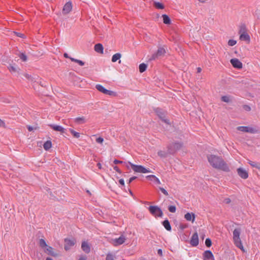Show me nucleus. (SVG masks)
<instances>
[{
	"label": "nucleus",
	"instance_id": "nucleus-37",
	"mask_svg": "<svg viewBox=\"0 0 260 260\" xmlns=\"http://www.w3.org/2000/svg\"><path fill=\"white\" fill-rule=\"evenodd\" d=\"M168 210L171 213H175L176 210V208L175 206L171 205L169 206Z\"/></svg>",
	"mask_w": 260,
	"mask_h": 260
},
{
	"label": "nucleus",
	"instance_id": "nucleus-40",
	"mask_svg": "<svg viewBox=\"0 0 260 260\" xmlns=\"http://www.w3.org/2000/svg\"><path fill=\"white\" fill-rule=\"evenodd\" d=\"M205 244L207 247H210L212 245V242L210 239L207 238L205 240Z\"/></svg>",
	"mask_w": 260,
	"mask_h": 260
},
{
	"label": "nucleus",
	"instance_id": "nucleus-56",
	"mask_svg": "<svg viewBox=\"0 0 260 260\" xmlns=\"http://www.w3.org/2000/svg\"><path fill=\"white\" fill-rule=\"evenodd\" d=\"M63 55H64V57L66 58H69L70 59V58H71V57L69 56V55L67 53H64Z\"/></svg>",
	"mask_w": 260,
	"mask_h": 260
},
{
	"label": "nucleus",
	"instance_id": "nucleus-35",
	"mask_svg": "<svg viewBox=\"0 0 260 260\" xmlns=\"http://www.w3.org/2000/svg\"><path fill=\"white\" fill-rule=\"evenodd\" d=\"M168 152H166L165 151L160 150L157 152L158 155L159 156L161 157H166L167 156Z\"/></svg>",
	"mask_w": 260,
	"mask_h": 260
},
{
	"label": "nucleus",
	"instance_id": "nucleus-32",
	"mask_svg": "<svg viewBox=\"0 0 260 260\" xmlns=\"http://www.w3.org/2000/svg\"><path fill=\"white\" fill-rule=\"evenodd\" d=\"M69 131L73 135V136L76 138H79L80 136V134L79 133L75 132L73 129L70 128Z\"/></svg>",
	"mask_w": 260,
	"mask_h": 260
},
{
	"label": "nucleus",
	"instance_id": "nucleus-14",
	"mask_svg": "<svg viewBox=\"0 0 260 260\" xmlns=\"http://www.w3.org/2000/svg\"><path fill=\"white\" fill-rule=\"evenodd\" d=\"M190 244L192 246H197L199 244V237L198 233L196 232L194 233L191 238L190 241Z\"/></svg>",
	"mask_w": 260,
	"mask_h": 260
},
{
	"label": "nucleus",
	"instance_id": "nucleus-48",
	"mask_svg": "<svg viewBox=\"0 0 260 260\" xmlns=\"http://www.w3.org/2000/svg\"><path fill=\"white\" fill-rule=\"evenodd\" d=\"M113 169H114V170L115 171H116L117 172H118V173H121V172H120V171L119 169L118 168V167L117 166H114V167H113Z\"/></svg>",
	"mask_w": 260,
	"mask_h": 260
},
{
	"label": "nucleus",
	"instance_id": "nucleus-49",
	"mask_svg": "<svg viewBox=\"0 0 260 260\" xmlns=\"http://www.w3.org/2000/svg\"><path fill=\"white\" fill-rule=\"evenodd\" d=\"M119 183L123 186H124V181L123 179H120L119 180Z\"/></svg>",
	"mask_w": 260,
	"mask_h": 260
},
{
	"label": "nucleus",
	"instance_id": "nucleus-47",
	"mask_svg": "<svg viewBox=\"0 0 260 260\" xmlns=\"http://www.w3.org/2000/svg\"><path fill=\"white\" fill-rule=\"evenodd\" d=\"M0 126L1 127H5V123L3 120L0 119Z\"/></svg>",
	"mask_w": 260,
	"mask_h": 260
},
{
	"label": "nucleus",
	"instance_id": "nucleus-6",
	"mask_svg": "<svg viewBox=\"0 0 260 260\" xmlns=\"http://www.w3.org/2000/svg\"><path fill=\"white\" fill-rule=\"evenodd\" d=\"M148 209L150 213L155 217H161L163 215L162 210L157 206H149Z\"/></svg>",
	"mask_w": 260,
	"mask_h": 260
},
{
	"label": "nucleus",
	"instance_id": "nucleus-24",
	"mask_svg": "<svg viewBox=\"0 0 260 260\" xmlns=\"http://www.w3.org/2000/svg\"><path fill=\"white\" fill-rule=\"evenodd\" d=\"M146 178L151 181L155 182L158 184H161V182H160V180H159V179L157 177H156L155 175H148L147 176H146Z\"/></svg>",
	"mask_w": 260,
	"mask_h": 260
},
{
	"label": "nucleus",
	"instance_id": "nucleus-55",
	"mask_svg": "<svg viewBox=\"0 0 260 260\" xmlns=\"http://www.w3.org/2000/svg\"><path fill=\"white\" fill-rule=\"evenodd\" d=\"M27 128H28V130L29 131V132H31L32 131L33 129H34V128L32 127V126H28L27 127Z\"/></svg>",
	"mask_w": 260,
	"mask_h": 260
},
{
	"label": "nucleus",
	"instance_id": "nucleus-20",
	"mask_svg": "<svg viewBox=\"0 0 260 260\" xmlns=\"http://www.w3.org/2000/svg\"><path fill=\"white\" fill-rule=\"evenodd\" d=\"M74 120L78 124H83L87 121V119L84 116L76 117Z\"/></svg>",
	"mask_w": 260,
	"mask_h": 260
},
{
	"label": "nucleus",
	"instance_id": "nucleus-10",
	"mask_svg": "<svg viewBox=\"0 0 260 260\" xmlns=\"http://www.w3.org/2000/svg\"><path fill=\"white\" fill-rule=\"evenodd\" d=\"M76 242V240L74 239H66L64 240V249L66 250H69L72 246H73Z\"/></svg>",
	"mask_w": 260,
	"mask_h": 260
},
{
	"label": "nucleus",
	"instance_id": "nucleus-17",
	"mask_svg": "<svg viewBox=\"0 0 260 260\" xmlns=\"http://www.w3.org/2000/svg\"><path fill=\"white\" fill-rule=\"evenodd\" d=\"M184 218L187 221H190L193 222L195 220L196 215L193 213H187L184 215Z\"/></svg>",
	"mask_w": 260,
	"mask_h": 260
},
{
	"label": "nucleus",
	"instance_id": "nucleus-57",
	"mask_svg": "<svg viewBox=\"0 0 260 260\" xmlns=\"http://www.w3.org/2000/svg\"><path fill=\"white\" fill-rule=\"evenodd\" d=\"M97 166L98 167V168H99L100 169H102V165L101 164V163L99 162V163L97 164Z\"/></svg>",
	"mask_w": 260,
	"mask_h": 260
},
{
	"label": "nucleus",
	"instance_id": "nucleus-11",
	"mask_svg": "<svg viewBox=\"0 0 260 260\" xmlns=\"http://www.w3.org/2000/svg\"><path fill=\"white\" fill-rule=\"evenodd\" d=\"M155 112L157 114V115L160 117V118L162 120V121H164L167 124H170L169 120L165 118V113L162 111L161 109H157L155 110Z\"/></svg>",
	"mask_w": 260,
	"mask_h": 260
},
{
	"label": "nucleus",
	"instance_id": "nucleus-15",
	"mask_svg": "<svg viewBox=\"0 0 260 260\" xmlns=\"http://www.w3.org/2000/svg\"><path fill=\"white\" fill-rule=\"evenodd\" d=\"M204 260H215L212 252L210 250H207L203 254Z\"/></svg>",
	"mask_w": 260,
	"mask_h": 260
},
{
	"label": "nucleus",
	"instance_id": "nucleus-61",
	"mask_svg": "<svg viewBox=\"0 0 260 260\" xmlns=\"http://www.w3.org/2000/svg\"><path fill=\"white\" fill-rule=\"evenodd\" d=\"M45 260H53V259L50 257H47V258H46V259Z\"/></svg>",
	"mask_w": 260,
	"mask_h": 260
},
{
	"label": "nucleus",
	"instance_id": "nucleus-31",
	"mask_svg": "<svg viewBox=\"0 0 260 260\" xmlns=\"http://www.w3.org/2000/svg\"><path fill=\"white\" fill-rule=\"evenodd\" d=\"M147 66L145 63H142L139 65V71L140 73H143L146 71Z\"/></svg>",
	"mask_w": 260,
	"mask_h": 260
},
{
	"label": "nucleus",
	"instance_id": "nucleus-16",
	"mask_svg": "<svg viewBox=\"0 0 260 260\" xmlns=\"http://www.w3.org/2000/svg\"><path fill=\"white\" fill-rule=\"evenodd\" d=\"M72 9V3L71 2H68L64 5L62 10V12L63 14H67L71 11Z\"/></svg>",
	"mask_w": 260,
	"mask_h": 260
},
{
	"label": "nucleus",
	"instance_id": "nucleus-59",
	"mask_svg": "<svg viewBox=\"0 0 260 260\" xmlns=\"http://www.w3.org/2000/svg\"><path fill=\"white\" fill-rule=\"evenodd\" d=\"M201 70H202V69H201V68L199 67V68H197V71H198V73L201 72Z\"/></svg>",
	"mask_w": 260,
	"mask_h": 260
},
{
	"label": "nucleus",
	"instance_id": "nucleus-21",
	"mask_svg": "<svg viewBox=\"0 0 260 260\" xmlns=\"http://www.w3.org/2000/svg\"><path fill=\"white\" fill-rule=\"evenodd\" d=\"M81 248L87 253H88L90 251V247L87 242L84 241L82 243Z\"/></svg>",
	"mask_w": 260,
	"mask_h": 260
},
{
	"label": "nucleus",
	"instance_id": "nucleus-50",
	"mask_svg": "<svg viewBox=\"0 0 260 260\" xmlns=\"http://www.w3.org/2000/svg\"><path fill=\"white\" fill-rule=\"evenodd\" d=\"M244 109L246 111H250L251 110L250 107L247 105H245L244 106Z\"/></svg>",
	"mask_w": 260,
	"mask_h": 260
},
{
	"label": "nucleus",
	"instance_id": "nucleus-42",
	"mask_svg": "<svg viewBox=\"0 0 260 260\" xmlns=\"http://www.w3.org/2000/svg\"><path fill=\"white\" fill-rule=\"evenodd\" d=\"M159 189L165 196H168V192L165 188L163 187H159Z\"/></svg>",
	"mask_w": 260,
	"mask_h": 260
},
{
	"label": "nucleus",
	"instance_id": "nucleus-45",
	"mask_svg": "<svg viewBox=\"0 0 260 260\" xmlns=\"http://www.w3.org/2000/svg\"><path fill=\"white\" fill-rule=\"evenodd\" d=\"M248 163L249 165H250L252 167H255L256 166V164L257 162H254L251 160H248Z\"/></svg>",
	"mask_w": 260,
	"mask_h": 260
},
{
	"label": "nucleus",
	"instance_id": "nucleus-5",
	"mask_svg": "<svg viewBox=\"0 0 260 260\" xmlns=\"http://www.w3.org/2000/svg\"><path fill=\"white\" fill-rule=\"evenodd\" d=\"M183 146L181 142H174L169 145L168 147L169 154H174L178 150H180Z\"/></svg>",
	"mask_w": 260,
	"mask_h": 260
},
{
	"label": "nucleus",
	"instance_id": "nucleus-27",
	"mask_svg": "<svg viewBox=\"0 0 260 260\" xmlns=\"http://www.w3.org/2000/svg\"><path fill=\"white\" fill-rule=\"evenodd\" d=\"M162 224L165 228L169 231L171 230V226L170 224V222L168 219L164 220L162 222Z\"/></svg>",
	"mask_w": 260,
	"mask_h": 260
},
{
	"label": "nucleus",
	"instance_id": "nucleus-7",
	"mask_svg": "<svg viewBox=\"0 0 260 260\" xmlns=\"http://www.w3.org/2000/svg\"><path fill=\"white\" fill-rule=\"evenodd\" d=\"M96 89L103 93L111 96H116V93L114 91L108 90L106 89L101 84H96L95 85Z\"/></svg>",
	"mask_w": 260,
	"mask_h": 260
},
{
	"label": "nucleus",
	"instance_id": "nucleus-51",
	"mask_svg": "<svg viewBox=\"0 0 260 260\" xmlns=\"http://www.w3.org/2000/svg\"><path fill=\"white\" fill-rule=\"evenodd\" d=\"M114 163L115 164H122V163H123V161H120V160H117V159H115V160H114Z\"/></svg>",
	"mask_w": 260,
	"mask_h": 260
},
{
	"label": "nucleus",
	"instance_id": "nucleus-3",
	"mask_svg": "<svg viewBox=\"0 0 260 260\" xmlns=\"http://www.w3.org/2000/svg\"><path fill=\"white\" fill-rule=\"evenodd\" d=\"M39 245L41 248L44 249V252L48 254L53 256H56L57 255V254L53 251V248L46 244L45 240L43 239H40Z\"/></svg>",
	"mask_w": 260,
	"mask_h": 260
},
{
	"label": "nucleus",
	"instance_id": "nucleus-46",
	"mask_svg": "<svg viewBox=\"0 0 260 260\" xmlns=\"http://www.w3.org/2000/svg\"><path fill=\"white\" fill-rule=\"evenodd\" d=\"M137 178V177L136 176H133L132 177H131L129 179V180H128V183H131L133 180H134L135 179H136Z\"/></svg>",
	"mask_w": 260,
	"mask_h": 260
},
{
	"label": "nucleus",
	"instance_id": "nucleus-28",
	"mask_svg": "<svg viewBox=\"0 0 260 260\" xmlns=\"http://www.w3.org/2000/svg\"><path fill=\"white\" fill-rule=\"evenodd\" d=\"M44 148L45 150H49L52 147V143L50 141H47L43 145Z\"/></svg>",
	"mask_w": 260,
	"mask_h": 260
},
{
	"label": "nucleus",
	"instance_id": "nucleus-2",
	"mask_svg": "<svg viewBox=\"0 0 260 260\" xmlns=\"http://www.w3.org/2000/svg\"><path fill=\"white\" fill-rule=\"evenodd\" d=\"M240 230L236 229L233 232V241L236 246L240 248L243 251H244V248L243 246L242 241L240 238Z\"/></svg>",
	"mask_w": 260,
	"mask_h": 260
},
{
	"label": "nucleus",
	"instance_id": "nucleus-13",
	"mask_svg": "<svg viewBox=\"0 0 260 260\" xmlns=\"http://www.w3.org/2000/svg\"><path fill=\"white\" fill-rule=\"evenodd\" d=\"M230 62L235 68L240 69L242 68V63L237 58L231 59Z\"/></svg>",
	"mask_w": 260,
	"mask_h": 260
},
{
	"label": "nucleus",
	"instance_id": "nucleus-23",
	"mask_svg": "<svg viewBox=\"0 0 260 260\" xmlns=\"http://www.w3.org/2000/svg\"><path fill=\"white\" fill-rule=\"evenodd\" d=\"M8 68L10 72L13 74H16L19 72V69L13 65H9Z\"/></svg>",
	"mask_w": 260,
	"mask_h": 260
},
{
	"label": "nucleus",
	"instance_id": "nucleus-38",
	"mask_svg": "<svg viewBox=\"0 0 260 260\" xmlns=\"http://www.w3.org/2000/svg\"><path fill=\"white\" fill-rule=\"evenodd\" d=\"M237 43V41L235 40L231 39L228 41V45L230 46H233L236 45Z\"/></svg>",
	"mask_w": 260,
	"mask_h": 260
},
{
	"label": "nucleus",
	"instance_id": "nucleus-26",
	"mask_svg": "<svg viewBox=\"0 0 260 260\" xmlns=\"http://www.w3.org/2000/svg\"><path fill=\"white\" fill-rule=\"evenodd\" d=\"M162 18L163 19V22L166 24H171V21L169 17L166 14H163L162 15Z\"/></svg>",
	"mask_w": 260,
	"mask_h": 260
},
{
	"label": "nucleus",
	"instance_id": "nucleus-1",
	"mask_svg": "<svg viewBox=\"0 0 260 260\" xmlns=\"http://www.w3.org/2000/svg\"><path fill=\"white\" fill-rule=\"evenodd\" d=\"M207 159L208 162L213 168L225 172H229L230 171L228 165L221 157L210 154L207 156Z\"/></svg>",
	"mask_w": 260,
	"mask_h": 260
},
{
	"label": "nucleus",
	"instance_id": "nucleus-22",
	"mask_svg": "<svg viewBox=\"0 0 260 260\" xmlns=\"http://www.w3.org/2000/svg\"><path fill=\"white\" fill-rule=\"evenodd\" d=\"M240 39L241 41L249 42L250 38L249 35L247 33H244L240 34Z\"/></svg>",
	"mask_w": 260,
	"mask_h": 260
},
{
	"label": "nucleus",
	"instance_id": "nucleus-52",
	"mask_svg": "<svg viewBox=\"0 0 260 260\" xmlns=\"http://www.w3.org/2000/svg\"><path fill=\"white\" fill-rule=\"evenodd\" d=\"M79 260H86V257L85 256H81Z\"/></svg>",
	"mask_w": 260,
	"mask_h": 260
},
{
	"label": "nucleus",
	"instance_id": "nucleus-62",
	"mask_svg": "<svg viewBox=\"0 0 260 260\" xmlns=\"http://www.w3.org/2000/svg\"><path fill=\"white\" fill-rule=\"evenodd\" d=\"M25 77H26L27 78H28V79H29V76L28 75H25Z\"/></svg>",
	"mask_w": 260,
	"mask_h": 260
},
{
	"label": "nucleus",
	"instance_id": "nucleus-29",
	"mask_svg": "<svg viewBox=\"0 0 260 260\" xmlns=\"http://www.w3.org/2000/svg\"><path fill=\"white\" fill-rule=\"evenodd\" d=\"M244 33H247V28L246 25L244 24H242L240 26L239 34H241Z\"/></svg>",
	"mask_w": 260,
	"mask_h": 260
},
{
	"label": "nucleus",
	"instance_id": "nucleus-36",
	"mask_svg": "<svg viewBox=\"0 0 260 260\" xmlns=\"http://www.w3.org/2000/svg\"><path fill=\"white\" fill-rule=\"evenodd\" d=\"M222 101L225 103H229L231 102L230 96L228 95H224L221 97Z\"/></svg>",
	"mask_w": 260,
	"mask_h": 260
},
{
	"label": "nucleus",
	"instance_id": "nucleus-8",
	"mask_svg": "<svg viewBox=\"0 0 260 260\" xmlns=\"http://www.w3.org/2000/svg\"><path fill=\"white\" fill-rule=\"evenodd\" d=\"M237 129L243 132H246L250 134H255L258 132V131L256 128L250 126H240L237 127Z\"/></svg>",
	"mask_w": 260,
	"mask_h": 260
},
{
	"label": "nucleus",
	"instance_id": "nucleus-4",
	"mask_svg": "<svg viewBox=\"0 0 260 260\" xmlns=\"http://www.w3.org/2000/svg\"><path fill=\"white\" fill-rule=\"evenodd\" d=\"M128 164L131 166L132 169L135 172L141 173H148L151 172L150 169H146L142 166L134 165L129 161L128 162Z\"/></svg>",
	"mask_w": 260,
	"mask_h": 260
},
{
	"label": "nucleus",
	"instance_id": "nucleus-33",
	"mask_svg": "<svg viewBox=\"0 0 260 260\" xmlns=\"http://www.w3.org/2000/svg\"><path fill=\"white\" fill-rule=\"evenodd\" d=\"M154 5L156 8L158 9H163L164 8L163 4L159 2H155L154 3Z\"/></svg>",
	"mask_w": 260,
	"mask_h": 260
},
{
	"label": "nucleus",
	"instance_id": "nucleus-44",
	"mask_svg": "<svg viewBox=\"0 0 260 260\" xmlns=\"http://www.w3.org/2000/svg\"><path fill=\"white\" fill-rule=\"evenodd\" d=\"M231 201L230 198H225L223 200V203L226 204H230Z\"/></svg>",
	"mask_w": 260,
	"mask_h": 260
},
{
	"label": "nucleus",
	"instance_id": "nucleus-19",
	"mask_svg": "<svg viewBox=\"0 0 260 260\" xmlns=\"http://www.w3.org/2000/svg\"><path fill=\"white\" fill-rule=\"evenodd\" d=\"M53 130L57 132H61L62 133H64L65 129L62 127L61 126L55 125V124H50L49 125Z\"/></svg>",
	"mask_w": 260,
	"mask_h": 260
},
{
	"label": "nucleus",
	"instance_id": "nucleus-9",
	"mask_svg": "<svg viewBox=\"0 0 260 260\" xmlns=\"http://www.w3.org/2000/svg\"><path fill=\"white\" fill-rule=\"evenodd\" d=\"M166 53L165 49L162 47L158 48L157 52L153 54L149 59L150 60H155L159 57L163 56Z\"/></svg>",
	"mask_w": 260,
	"mask_h": 260
},
{
	"label": "nucleus",
	"instance_id": "nucleus-58",
	"mask_svg": "<svg viewBox=\"0 0 260 260\" xmlns=\"http://www.w3.org/2000/svg\"><path fill=\"white\" fill-rule=\"evenodd\" d=\"M260 167V163L257 162L255 168H256L258 169V167Z\"/></svg>",
	"mask_w": 260,
	"mask_h": 260
},
{
	"label": "nucleus",
	"instance_id": "nucleus-41",
	"mask_svg": "<svg viewBox=\"0 0 260 260\" xmlns=\"http://www.w3.org/2000/svg\"><path fill=\"white\" fill-rule=\"evenodd\" d=\"M19 57L23 61H25L27 60V56L24 53H21Z\"/></svg>",
	"mask_w": 260,
	"mask_h": 260
},
{
	"label": "nucleus",
	"instance_id": "nucleus-60",
	"mask_svg": "<svg viewBox=\"0 0 260 260\" xmlns=\"http://www.w3.org/2000/svg\"><path fill=\"white\" fill-rule=\"evenodd\" d=\"M201 3H205L207 0H198Z\"/></svg>",
	"mask_w": 260,
	"mask_h": 260
},
{
	"label": "nucleus",
	"instance_id": "nucleus-25",
	"mask_svg": "<svg viewBox=\"0 0 260 260\" xmlns=\"http://www.w3.org/2000/svg\"><path fill=\"white\" fill-rule=\"evenodd\" d=\"M94 50L96 52L103 53V47L101 44H97L94 46Z\"/></svg>",
	"mask_w": 260,
	"mask_h": 260
},
{
	"label": "nucleus",
	"instance_id": "nucleus-43",
	"mask_svg": "<svg viewBox=\"0 0 260 260\" xmlns=\"http://www.w3.org/2000/svg\"><path fill=\"white\" fill-rule=\"evenodd\" d=\"M96 142L99 144H102L104 142V139L102 137H99L96 139Z\"/></svg>",
	"mask_w": 260,
	"mask_h": 260
},
{
	"label": "nucleus",
	"instance_id": "nucleus-53",
	"mask_svg": "<svg viewBox=\"0 0 260 260\" xmlns=\"http://www.w3.org/2000/svg\"><path fill=\"white\" fill-rule=\"evenodd\" d=\"M16 34L17 35V36L18 37H21V38H23L24 35L22 34H20V33H19V32H16Z\"/></svg>",
	"mask_w": 260,
	"mask_h": 260
},
{
	"label": "nucleus",
	"instance_id": "nucleus-34",
	"mask_svg": "<svg viewBox=\"0 0 260 260\" xmlns=\"http://www.w3.org/2000/svg\"><path fill=\"white\" fill-rule=\"evenodd\" d=\"M70 59L72 61H74V62H75L78 63L81 66H83L84 65V62L83 61L81 60L75 59L74 58H70Z\"/></svg>",
	"mask_w": 260,
	"mask_h": 260
},
{
	"label": "nucleus",
	"instance_id": "nucleus-54",
	"mask_svg": "<svg viewBox=\"0 0 260 260\" xmlns=\"http://www.w3.org/2000/svg\"><path fill=\"white\" fill-rule=\"evenodd\" d=\"M157 252H158V254L159 255H162V251L161 249H159L158 250Z\"/></svg>",
	"mask_w": 260,
	"mask_h": 260
},
{
	"label": "nucleus",
	"instance_id": "nucleus-12",
	"mask_svg": "<svg viewBox=\"0 0 260 260\" xmlns=\"http://www.w3.org/2000/svg\"><path fill=\"white\" fill-rule=\"evenodd\" d=\"M238 175L242 179H246L248 177V172L242 168H239L237 169Z\"/></svg>",
	"mask_w": 260,
	"mask_h": 260
},
{
	"label": "nucleus",
	"instance_id": "nucleus-18",
	"mask_svg": "<svg viewBox=\"0 0 260 260\" xmlns=\"http://www.w3.org/2000/svg\"><path fill=\"white\" fill-rule=\"evenodd\" d=\"M125 241V238L124 236L121 235L118 238L114 240V245L115 246L123 244Z\"/></svg>",
	"mask_w": 260,
	"mask_h": 260
},
{
	"label": "nucleus",
	"instance_id": "nucleus-39",
	"mask_svg": "<svg viewBox=\"0 0 260 260\" xmlns=\"http://www.w3.org/2000/svg\"><path fill=\"white\" fill-rule=\"evenodd\" d=\"M106 260H114V256L110 253L107 254Z\"/></svg>",
	"mask_w": 260,
	"mask_h": 260
},
{
	"label": "nucleus",
	"instance_id": "nucleus-30",
	"mask_svg": "<svg viewBox=\"0 0 260 260\" xmlns=\"http://www.w3.org/2000/svg\"><path fill=\"white\" fill-rule=\"evenodd\" d=\"M121 57V54L119 53L114 54L112 57V61L115 62L119 60Z\"/></svg>",
	"mask_w": 260,
	"mask_h": 260
}]
</instances>
